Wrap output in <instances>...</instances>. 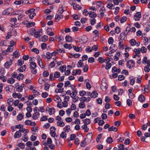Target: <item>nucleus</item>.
I'll return each instance as SVG.
<instances>
[{
	"instance_id": "28",
	"label": "nucleus",
	"mask_w": 150,
	"mask_h": 150,
	"mask_svg": "<svg viewBox=\"0 0 150 150\" xmlns=\"http://www.w3.org/2000/svg\"><path fill=\"white\" fill-rule=\"evenodd\" d=\"M81 40L84 43H86L88 41V38L86 36L82 37L81 39Z\"/></svg>"
},
{
	"instance_id": "20",
	"label": "nucleus",
	"mask_w": 150,
	"mask_h": 150,
	"mask_svg": "<svg viewBox=\"0 0 150 150\" xmlns=\"http://www.w3.org/2000/svg\"><path fill=\"white\" fill-rule=\"evenodd\" d=\"M38 63L40 67L42 68H44L41 59L40 58H38Z\"/></svg>"
},
{
	"instance_id": "55",
	"label": "nucleus",
	"mask_w": 150,
	"mask_h": 150,
	"mask_svg": "<svg viewBox=\"0 0 150 150\" xmlns=\"http://www.w3.org/2000/svg\"><path fill=\"white\" fill-rule=\"evenodd\" d=\"M127 105L129 106H130L132 105V101L131 100L128 99L127 100Z\"/></svg>"
},
{
	"instance_id": "36",
	"label": "nucleus",
	"mask_w": 150,
	"mask_h": 150,
	"mask_svg": "<svg viewBox=\"0 0 150 150\" xmlns=\"http://www.w3.org/2000/svg\"><path fill=\"white\" fill-rule=\"evenodd\" d=\"M82 60H79L78 62L77 65L78 67L79 68L81 67L83 65V62L82 61Z\"/></svg>"
},
{
	"instance_id": "15",
	"label": "nucleus",
	"mask_w": 150,
	"mask_h": 150,
	"mask_svg": "<svg viewBox=\"0 0 150 150\" xmlns=\"http://www.w3.org/2000/svg\"><path fill=\"white\" fill-rule=\"evenodd\" d=\"M63 130L65 132H69L70 130V126L69 125H66L63 129Z\"/></svg>"
},
{
	"instance_id": "16",
	"label": "nucleus",
	"mask_w": 150,
	"mask_h": 150,
	"mask_svg": "<svg viewBox=\"0 0 150 150\" xmlns=\"http://www.w3.org/2000/svg\"><path fill=\"white\" fill-rule=\"evenodd\" d=\"M138 100L141 102H142L145 100V98L143 95H141L139 96Z\"/></svg>"
},
{
	"instance_id": "39",
	"label": "nucleus",
	"mask_w": 150,
	"mask_h": 150,
	"mask_svg": "<svg viewBox=\"0 0 150 150\" xmlns=\"http://www.w3.org/2000/svg\"><path fill=\"white\" fill-rule=\"evenodd\" d=\"M79 106L80 108H83L85 107V105L83 102H81L79 103Z\"/></svg>"
},
{
	"instance_id": "19",
	"label": "nucleus",
	"mask_w": 150,
	"mask_h": 150,
	"mask_svg": "<svg viewBox=\"0 0 150 150\" xmlns=\"http://www.w3.org/2000/svg\"><path fill=\"white\" fill-rule=\"evenodd\" d=\"M98 93L96 91H94L91 93V97L92 98H96L98 96Z\"/></svg>"
},
{
	"instance_id": "25",
	"label": "nucleus",
	"mask_w": 150,
	"mask_h": 150,
	"mask_svg": "<svg viewBox=\"0 0 150 150\" xmlns=\"http://www.w3.org/2000/svg\"><path fill=\"white\" fill-rule=\"evenodd\" d=\"M48 111L49 114L52 115L55 112V109L53 107L51 108H50Z\"/></svg>"
},
{
	"instance_id": "9",
	"label": "nucleus",
	"mask_w": 150,
	"mask_h": 150,
	"mask_svg": "<svg viewBox=\"0 0 150 150\" xmlns=\"http://www.w3.org/2000/svg\"><path fill=\"white\" fill-rule=\"evenodd\" d=\"M117 46L115 44H112L110 48V51L112 52H114L117 49Z\"/></svg>"
},
{
	"instance_id": "63",
	"label": "nucleus",
	"mask_w": 150,
	"mask_h": 150,
	"mask_svg": "<svg viewBox=\"0 0 150 150\" xmlns=\"http://www.w3.org/2000/svg\"><path fill=\"white\" fill-rule=\"evenodd\" d=\"M115 31L116 33H119L120 32V28L118 27H117L115 29Z\"/></svg>"
},
{
	"instance_id": "59",
	"label": "nucleus",
	"mask_w": 150,
	"mask_h": 150,
	"mask_svg": "<svg viewBox=\"0 0 150 150\" xmlns=\"http://www.w3.org/2000/svg\"><path fill=\"white\" fill-rule=\"evenodd\" d=\"M87 21V19L86 18H81V22L82 23H85Z\"/></svg>"
},
{
	"instance_id": "5",
	"label": "nucleus",
	"mask_w": 150,
	"mask_h": 150,
	"mask_svg": "<svg viewBox=\"0 0 150 150\" xmlns=\"http://www.w3.org/2000/svg\"><path fill=\"white\" fill-rule=\"evenodd\" d=\"M50 134L51 136L55 137L56 135L55 131L56 128L54 127H52L50 128Z\"/></svg>"
},
{
	"instance_id": "3",
	"label": "nucleus",
	"mask_w": 150,
	"mask_h": 150,
	"mask_svg": "<svg viewBox=\"0 0 150 150\" xmlns=\"http://www.w3.org/2000/svg\"><path fill=\"white\" fill-rule=\"evenodd\" d=\"M141 17V14L140 12H137L134 16V18L135 21H139Z\"/></svg>"
},
{
	"instance_id": "21",
	"label": "nucleus",
	"mask_w": 150,
	"mask_h": 150,
	"mask_svg": "<svg viewBox=\"0 0 150 150\" xmlns=\"http://www.w3.org/2000/svg\"><path fill=\"white\" fill-rule=\"evenodd\" d=\"M109 131H113L114 132H116L117 130V128L116 127H114L113 126H112L110 127L108 129Z\"/></svg>"
},
{
	"instance_id": "52",
	"label": "nucleus",
	"mask_w": 150,
	"mask_h": 150,
	"mask_svg": "<svg viewBox=\"0 0 150 150\" xmlns=\"http://www.w3.org/2000/svg\"><path fill=\"white\" fill-rule=\"evenodd\" d=\"M114 42V40L112 37H110L108 40V43L110 44H112Z\"/></svg>"
},
{
	"instance_id": "47",
	"label": "nucleus",
	"mask_w": 150,
	"mask_h": 150,
	"mask_svg": "<svg viewBox=\"0 0 150 150\" xmlns=\"http://www.w3.org/2000/svg\"><path fill=\"white\" fill-rule=\"evenodd\" d=\"M35 24V23L34 22H32L31 23H29L26 25V26L27 27L29 28L30 27L33 26Z\"/></svg>"
},
{
	"instance_id": "8",
	"label": "nucleus",
	"mask_w": 150,
	"mask_h": 150,
	"mask_svg": "<svg viewBox=\"0 0 150 150\" xmlns=\"http://www.w3.org/2000/svg\"><path fill=\"white\" fill-rule=\"evenodd\" d=\"M39 116L40 113L38 112H37L36 110H34V113L33 115L32 118L34 120H35L39 118Z\"/></svg>"
},
{
	"instance_id": "23",
	"label": "nucleus",
	"mask_w": 150,
	"mask_h": 150,
	"mask_svg": "<svg viewBox=\"0 0 150 150\" xmlns=\"http://www.w3.org/2000/svg\"><path fill=\"white\" fill-rule=\"evenodd\" d=\"M129 79L130 84H134L135 81V79L133 77H129Z\"/></svg>"
},
{
	"instance_id": "12",
	"label": "nucleus",
	"mask_w": 150,
	"mask_h": 150,
	"mask_svg": "<svg viewBox=\"0 0 150 150\" xmlns=\"http://www.w3.org/2000/svg\"><path fill=\"white\" fill-rule=\"evenodd\" d=\"M14 87L12 85H8V86L6 87V90L7 91L11 92L13 90Z\"/></svg>"
},
{
	"instance_id": "33",
	"label": "nucleus",
	"mask_w": 150,
	"mask_h": 150,
	"mask_svg": "<svg viewBox=\"0 0 150 150\" xmlns=\"http://www.w3.org/2000/svg\"><path fill=\"white\" fill-rule=\"evenodd\" d=\"M23 118V116L22 113L19 114L17 116V119L18 120H21Z\"/></svg>"
},
{
	"instance_id": "18",
	"label": "nucleus",
	"mask_w": 150,
	"mask_h": 150,
	"mask_svg": "<svg viewBox=\"0 0 150 150\" xmlns=\"http://www.w3.org/2000/svg\"><path fill=\"white\" fill-rule=\"evenodd\" d=\"M21 134L19 131H16L14 135L15 138H19L21 136Z\"/></svg>"
},
{
	"instance_id": "2",
	"label": "nucleus",
	"mask_w": 150,
	"mask_h": 150,
	"mask_svg": "<svg viewBox=\"0 0 150 150\" xmlns=\"http://www.w3.org/2000/svg\"><path fill=\"white\" fill-rule=\"evenodd\" d=\"M91 142V140L87 138H86L83 141L81 142V146L83 147H85L86 145L89 143Z\"/></svg>"
},
{
	"instance_id": "41",
	"label": "nucleus",
	"mask_w": 150,
	"mask_h": 150,
	"mask_svg": "<svg viewBox=\"0 0 150 150\" xmlns=\"http://www.w3.org/2000/svg\"><path fill=\"white\" fill-rule=\"evenodd\" d=\"M48 39V36L45 35L42 38V41L43 42H45Z\"/></svg>"
},
{
	"instance_id": "27",
	"label": "nucleus",
	"mask_w": 150,
	"mask_h": 150,
	"mask_svg": "<svg viewBox=\"0 0 150 150\" xmlns=\"http://www.w3.org/2000/svg\"><path fill=\"white\" fill-rule=\"evenodd\" d=\"M121 40V41H120L119 42V43H118L119 47V48H121L122 49H123L124 48V45L123 44V42L122 41V40H121V38H120V41Z\"/></svg>"
},
{
	"instance_id": "61",
	"label": "nucleus",
	"mask_w": 150,
	"mask_h": 150,
	"mask_svg": "<svg viewBox=\"0 0 150 150\" xmlns=\"http://www.w3.org/2000/svg\"><path fill=\"white\" fill-rule=\"evenodd\" d=\"M64 11V10L62 8L60 7L59 8L57 12L58 13L60 14L61 15L63 13Z\"/></svg>"
},
{
	"instance_id": "6",
	"label": "nucleus",
	"mask_w": 150,
	"mask_h": 150,
	"mask_svg": "<svg viewBox=\"0 0 150 150\" xmlns=\"http://www.w3.org/2000/svg\"><path fill=\"white\" fill-rule=\"evenodd\" d=\"M107 58L109 59V60L108 62H106V64L105 68L106 70H108L112 66L111 64V63H109V62L111 61L110 59H111L112 60L113 59L112 58H110L109 57H107Z\"/></svg>"
},
{
	"instance_id": "37",
	"label": "nucleus",
	"mask_w": 150,
	"mask_h": 150,
	"mask_svg": "<svg viewBox=\"0 0 150 150\" xmlns=\"http://www.w3.org/2000/svg\"><path fill=\"white\" fill-rule=\"evenodd\" d=\"M82 128L84 130L85 132H87L88 131V128L87 127V125L84 124L82 126Z\"/></svg>"
},
{
	"instance_id": "24",
	"label": "nucleus",
	"mask_w": 150,
	"mask_h": 150,
	"mask_svg": "<svg viewBox=\"0 0 150 150\" xmlns=\"http://www.w3.org/2000/svg\"><path fill=\"white\" fill-rule=\"evenodd\" d=\"M99 63H103L105 62V61H107L106 59H104L102 57H99L98 59Z\"/></svg>"
},
{
	"instance_id": "38",
	"label": "nucleus",
	"mask_w": 150,
	"mask_h": 150,
	"mask_svg": "<svg viewBox=\"0 0 150 150\" xmlns=\"http://www.w3.org/2000/svg\"><path fill=\"white\" fill-rule=\"evenodd\" d=\"M66 69V66L65 65L61 66L59 68L60 71L62 72H63Z\"/></svg>"
},
{
	"instance_id": "51",
	"label": "nucleus",
	"mask_w": 150,
	"mask_h": 150,
	"mask_svg": "<svg viewBox=\"0 0 150 150\" xmlns=\"http://www.w3.org/2000/svg\"><path fill=\"white\" fill-rule=\"evenodd\" d=\"M96 20L95 19L93 18L92 19H91L90 20V23L92 25H94L96 23Z\"/></svg>"
},
{
	"instance_id": "62",
	"label": "nucleus",
	"mask_w": 150,
	"mask_h": 150,
	"mask_svg": "<svg viewBox=\"0 0 150 150\" xmlns=\"http://www.w3.org/2000/svg\"><path fill=\"white\" fill-rule=\"evenodd\" d=\"M48 96V93L46 92L42 93L41 94L43 98H45L47 97Z\"/></svg>"
},
{
	"instance_id": "26",
	"label": "nucleus",
	"mask_w": 150,
	"mask_h": 150,
	"mask_svg": "<svg viewBox=\"0 0 150 150\" xmlns=\"http://www.w3.org/2000/svg\"><path fill=\"white\" fill-rule=\"evenodd\" d=\"M67 134L64 131L62 132L60 134V137L61 138L64 139L67 137Z\"/></svg>"
},
{
	"instance_id": "54",
	"label": "nucleus",
	"mask_w": 150,
	"mask_h": 150,
	"mask_svg": "<svg viewBox=\"0 0 150 150\" xmlns=\"http://www.w3.org/2000/svg\"><path fill=\"white\" fill-rule=\"evenodd\" d=\"M88 66L87 64L85 65L84 67L83 70L84 72H86L88 70Z\"/></svg>"
},
{
	"instance_id": "48",
	"label": "nucleus",
	"mask_w": 150,
	"mask_h": 150,
	"mask_svg": "<svg viewBox=\"0 0 150 150\" xmlns=\"http://www.w3.org/2000/svg\"><path fill=\"white\" fill-rule=\"evenodd\" d=\"M106 141L109 144L112 143L113 142V140L112 138L111 137H109L107 139Z\"/></svg>"
},
{
	"instance_id": "32",
	"label": "nucleus",
	"mask_w": 150,
	"mask_h": 150,
	"mask_svg": "<svg viewBox=\"0 0 150 150\" xmlns=\"http://www.w3.org/2000/svg\"><path fill=\"white\" fill-rule=\"evenodd\" d=\"M72 5L74 9H75V8H77L79 10H80L81 7L79 5L75 3H73Z\"/></svg>"
},
{
	"instance_id": "53",
	"label": "nucleus",
	"mask_w": 150,
	"mask_h": 150,
	"mask_svg": "<svg viewBox=\"0 0 150 150\" xmlns=\"http://www.w3.org/2000/svg\"><path fill=\"white\" fill-rule=\"evenodd\" d=\"M23 137V140L24 142H26L28 140V137L26 136V133H24V136Z\"/></svg>"
},
{
	"instance_id": "49",
	"label": "nucleus",
	"mask_w": 150,
	"mask_h": 150,
	"mask_svg": "<svg viewBox=\"0 0 150 150\" xmlns=\"http://www.w3.org/2000/svg\"><path fill=\"white\" fill-rule=\"evenodd\" d=\"M144 71L146 72H149L150 70L149 66H145L144 67Z\"/></svg>"
},
{
	"instance_id": "29",
	"label": "nucleus",
	"mask_w": 150,
	"mask_h": 150,
	"mask_svg": "<svg viewBox=\"0 0 150 150\" xmlns=\"http://www.w3.org/2000/svg\"><path fill=\"white\" fill-rule=\"evenodd\" d=\"M65 40L67 42H70L72 40V38L69 35H67L65 37Z\"/></svg>"
},
{
	"instance_id": "43",
	"label": "nucleus",
	"mask_w": 150,
	"mask_h": 150,
	"mask_svg": "<svg viewBox=\"0 0 150 150\" xmlns=\"http://www.w3.org/2000/svg\"><path fill=\"white\" fill-rule=\"evenodd\" d=\"M60 73L58 71H56L54 73V78H58L60 76Z\"/></svg>"
},
{
	"instance_id": "7",
	"label": "nucleus",
	"mask_w": 150,
	"mask_h": 150,
	"mask_svg": "<svg viewBox=\"0 0 150 150\" xmlns=\"http://www.w3.org/2000/svg\"><path fill=\"white\" fill-rule=\"evenodd\" d=\"M24 85H17L16 86V91L18 92H21L23 90Z\"/></svg>"
},
{
	"instance_id": "42",
	"label": "nucleus",
	"mask_w": 150,
	"mask_h": 150,
	"mask_svg": "<svg viewBox=\"0 0 150 150\" xmlns=\"http://www.w3.org/2000/svg\"><path fill=\"white\" fill-rule=\"evenodd\" d=\"M127 19L126 17L125 16H123L120 20V22L121 23H123L125 22Z\"/></svg>"
},
{
	"instance_id": "64",
	"label": "nucleus",
	"mask_w": 150,
	"mask_h": 150,
	"mask_svg": "<svg viewBox=\"0 0 150 150\" xmlns=\"http://www.w3.org/2000/svg\"><path fill=\"white\" fill-rule=\"evenodd\" d=\"M95 59L93 57H91L88 59V62L89 63H92L94 62Z\"/></svg>"
},
{
	"instance_id": "1",
	"label": "nucleus",
	"mask_w": 150,
	"mask_h": 150,
	"mask_svg": "<svg viewBox=\"0 0 150 150\" xmlns=\"http://www.w3.org/2000/svg\"><path fill=\"white\" fill-rule=\"evenodd\" d=\"M127 66L129 69H131L134 66L135 62L133 60H129L127 62Z\"/></svg>"
},
{
	"instance_id": "58",
	"label": "nucleus",
	"mask_w": 150,
	"mask_h": 150,
	"mask_svg": "<svg viewBox=\"0 0 150 150\" xmlns=\"http://www.w3.org/2000/svg\"><path fill=\"white\" fill-rule=\"evenodd\" d=\"M35 11V9L33 8H32L30 9L29 10L25 12L26 13L28 14V13H34L33 12Z\"/></svg>"
},
{
	"instance_id": "60",
	"label": "nucleus",
	"mask_w": 150,
	"mask_h": 150,
	"mask_svg": "<svg viewBox=\"0 0 150 150\" xmlns=\"http://www.w3.org/2000/svg\"><path fill=\"white\" fill-rule=\"evenodd\" d=\"M35 29H32L29 31V34L31 35H35Z\"/></svg>"
},
{
	"instance_id": "50",
	"label": "nucleus",
	"mask_w": 150,
	"mask_h": 150,
	"mask_svg": "<svg viewBox=\"0 0 150 150\" xmlns=\"http://www.w3.org/2000/svg\"><path fill=\"white\" fill-rule=\"evenodd\" d=\"M51 53L49 52H47L46 54V57L48 59H50L52 57Z\"/></svg>"
},
{
	"instance_id": "31",
	"label": "nucleus",
	"mask_w": 150,
	"mask_h": 150,
	"mask_svg": "<svg viewBox=\"0 0 150 150\" xmlns=\"http://www.w3.org/2000/svg\"><path fill=\"white\" fill-rule=\"evenodd\" d=\"M129 42L132 46H133L135 45L136 41L135 39H131L129 40Z\"/></svg>"
},
{
	"instance_id": "46",
	"label": "nucleus",
	"mask_w": 150,
	"mask_h": 150,
	"mask_svg": "<svg viewBox=\"0 0 150 150\" xmlns=\"http://www.w3.org/2000/svg\"><path fill=\"white\" fill-rule=\"evenodd\" d=\"M8 83L12 84L15 82V79L13 78H9L7 81Z\"/></svg>"
},
{
	"instance_id": "10",
	"label": "nucleus",
	"mask_w": 150,
	"mask_h": 150,
	"mask_svg": "<svg viewBox=\"0 0 150 150\" xmlns=\"http://www.w3.org/2000/svg\"><path fill=\"white\" fill-rule=\"evenodd\" d=\"M12 59H10L9 61L6 62L4 64V67L5 68H8L12 64Z\"/></svg>"
},
{
	"instance_id": "22",
	"label": "nucleus",
	"mask_w": 150,
	"mask_h": 150,
	"mask_svg": "<svg viewBox=\"0 0 150 150\" xmlns=\"http://www.w3.org/2000/svg\"><path fill=\"white\" fill-rule=\"evenodd\" d=\"M30 68L31 69L35 68L37 66L35 62H31L30 64Z\"/></svg>"
},
{
	"instance_id": "13",
	"label": "nucleus",
	"mask_w": 150,
	"mask_h": 150,
	"mask_svg": "<svg viewBox=\"0 0 150 150\" xmlns=\"http://www.w3.org/2000/svg\"><path fill=\"white\" fill-rule=\"evenodd\" d=\"M26 65H24L20 67L18 69V70L20 72H23L24 71H25V70L26 69Z\"/></svg>"
},
{
	"instance_id": "40",
	"label": "nucleus",
	"mask_w": 150,
	"mask_h": 150,
	"mask_svg": "<svg viewBox=\"0 0 150 150\" xmlns=\"http://www.w3.org/2000/svg\"><path fill=\"white\" fill-rule=\"evenodd\" d=\"M86 92L84 91H80L79 92V95L81 96H83L86 95Z\"/></svg>"
},
{
	"instance_id": "17",
	"label": "nucleus",
	"mask_w": 150,
	"mask_h": 150,
	"mask_svg": "<svg viewBox=\"0 0 150 150\" xmlns=\"http://www.w3.org/2000/svg\"><path fill=\"white\" fill-rule=\"evenodd\" d=\"M57 124L58 126L60 127H63L65 125L64 123L62 121L57 122Z\"/></svg>"
},
{
	"instance_id": "34",
	"label": "nucleus",
	"mask_w": 150,
	"mask_h": 150,
	"mask_svg": "<svg viewBox=\"0 0 150 150\" xmlns=\"http://www.w3.org/2000/svg\"><path fill=\"white\" fill-rule=\"evenodd\" d=\"M17 146L20 148L21 149H23L25 148V145L23 143H20L17 144Z\"/></svg>"
},
{
	"instance_id": "11",
	"label": "nucleus",
	"mask_w": 150,
	"mask_h": 150,
	"mask_svg": "<svg viewBox=\"0 0 150 150\" xmlns=\"http://www.w3.org/2000/svg\"><path fill=\"white\" fill-rule=\"evenodd\" d=\"M42 33V29H39L37 32H35V37L36 38L40 37L41 36L40 33Z\"/></svg>"
},
{
	"instance_id": "44",
	"label": "nucleus",
	"mask_w": 150,
	"mask_h": 150,
	"mask_svg": "<svg viewBox=\"0 0 150 150\" xmlns=\"http://www.w3.org/2000/svg\"><path fill=\"white\" fill-rule=\"evenodd\" d=\"M32 122L30 120H25V125H32Z\"/></svg>"
},
{
	"instance_id": "30",
	"label": "nucleus",
	"mask_w": 150,
	"mask_h": 150,
	"mask_svg": "<svg viewBox=\"0 0 150 150\" xmlns=\"http://www.w3.org/2000/svg\"><path fill=\"white\" fill-rule=\"evenodd\" d=\"M83 121L84 124L86 125L89 124L91 122V120L89 119H85L83 120Z\"/></svg>"
},
{
	"instance_id": "57",
	"label": "nucleus",
	"mask_w": 150,
	"mask_h": 150,
	"mask_svg": "<svg viewBox=\"0 0 150 150\" xmlns=\"http://www.w3.org/2000/svg\"><path fill=\"white\" fill-rule=\"evenodd\" d=\"M47 120V116H43L42 117L40 118V120L41 121H45Z\"/></svg>"
},
{
	"instance_id": "14",
	"label": "nucleus",
	"mask_w": 150,
	"mask_h": 150,
	"mask_svg": "<svg viewBox=\"0 0 150 150\" xmlns=\"http://www.w3.org/2000/svg\"><path fill=\"white\" fill-rule=\"evenodd\" d=\"M100 15H101V18H102L104 16V12L105 11V10L104 6H103V7L100 10Z\"/></svg>"
},
{
	"instance_id": "56",
	"label": "nucleus",
	"mask_w": 150,
	"mask_h": 150,
	"mask_svg": "<svg viewBox=\"0 0 150 150\" xmlns=\"http://www.w3.org/2000/svg\"><path fill=\"white\" fill-rule=\"evenodd\" d=\"M113 6H114V5L112 4H108L107 6V7L110 9H114V8H112V7Z\"/></svg>"
},
{
	"instance_id": "4",
	"label": "nucleus",
	"mask_w": 150,
	"mask_h": 150,
	"mask_svg": "<svg viewBox=\"0 0 150 150\" xmlns=\"http://www.w3.org/2000/svg\"><path fill=\"white\" fill-rule=\"evenodd\" d=\"M63 85H57V88H56L55 92L57 93H62L63 92L64 89L62 88Z\"/></svg>"
},
{
	"instance_id": "35",
	"label": "nucleus",
	"mask_w": 150,
	"mask_h": 150,
	"mask_svg": "<svg viewBox=\"0 0 150 150\" xmlns=\"http://www.w3.org/2000/svg\"><path fill=\"white\" fill-rule=\"evenodd\" d=\"M24 78V75L22 74H19L17 77V78L19 80H22Z\"/></svg>"
},
{
	"instance_id": "45",
	"label": "nucleus",
	"mask_w": 150,
	"mask_h": 150,
	"mask_svg": "<svg viewBox=\"0 0 150 150\" xmlns=\"http://www.w3.org/2000/svg\"><path fill=\"white\" fill-rule=\"evenodd\" d=\"M23 0L18 1H15L14 2V4L17 5H20L21 4H23Z\"/></svg>"
}]
</instances>
